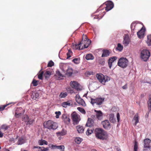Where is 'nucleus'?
I'll use <instances>...</instances> for the list:
<instances>
[{
    "mask_svg": "<svg viewBox=\"0 0 151 151\" xmlns=\"http://www.w3.org/2000/svg\"><path fill=\"white\" fill-rule=\"evenodd\" d=\"M96 137L101 139H106L108 137V134L103 129L100 128H96L95 130Z\"/></svg>",
    "mask_w": 151,
    "mask_h": 151,
    "instance_id": "nucleus-1",
    "label": "nucleus"
},
{
    "mask_svg": "<svg viewBox=\"0 0 151 151\" xmlns=\"http://www.w3.org/2000/svg\"><path fill=\"white\" fill-rule=\"evenodd\" d=\"M43 125L45 128L53 130H55L58 127V126L55 122L50 120L44 122Z\"/></svg>",
    "mask_w": 151,
    "mask_h": 151,
    "instance_id": "nucleus-2",
    "label": "nucleus"
},
{
    "mask_svg": "<svg viewBox=\"0 0 151 151\" xmlns=\"http://www.w3.org/2000/svg\"><path fill=\"white\" fill-rule=\"evenodd\" d=\"M96 76L99 81L103 85H105L106 82L109 81L110 80L109 77L104 76L102 74H97Z\"/></svg>",
    "mask_w": 151,
    "mask_h": 151,
    "instance_id": "nucleus-3",
    "label": "nucleus"
},
{
    "mask_svg": "<svg viewBox=\"0 0 151 151\" xmlns=\"http://www.w3.org/2000/svg\"><path fill=\"white\" fill-rule=\"evenodd\" d=\"M128 64V61L127 59L124 58H121L118 61L117 64L119 67L124 68H126Z\"/></svg>",
    "mask_w": 151,
    "mask_h": 151,
    "instance_id": "nucleus-4",
    "label": "nucleus"
},
{
    "mask_svg": "<svg viewBox=\"0 0 151 151\" xmlns=\"http://www.w3.org/2000/svg\"><path fill=\"white\" fill-rule=\"evenodd\" d=\"M83 49L87 48L91 42V41L88 39L86 35H83V38L81 42Z\"/></svg>",
    "mask_w": 151,
    "mask_h": 151,
    "instance_id": "nucleus-5",
    "label": "nucleus"
},
{
    "mask_svg": "<svg viewBox=\"0 0 151 151\" xmlns=\"http://www.w3.org/2000/svg\"><path fill=\"white\" fill-rule=\"evenodd\" d=\"M150 56V52L147 50H143L141 52V57L144 61H147Z\"/></svg>",
    "mask_w": 151,
    "mask_h": 151,
    "instance_id": "nucleus-6",
    "label": "nucleus"
},
{
    "mask_svg": "<svg viewBox=\"0 0 151 151\" xmlns=\"http://www.w3.org/2000/svg\"><path fill=\"white\" fill-rule=\"evenodd\" d=\"M104 98L99 97L97 98L94 99L91 98V103L92 104L96 103L97 105H101L104 101Z\"/></svg>",
    "mask_w": 151,
    "mask_h": 151,
    "instance_id": "nucleus-7",
    "label": "nucleus"
},
{
    "mask_svg": "<svg viewBox=\"0 0 151 151\" xmlns=\"http://www.w3.org/2000/svg\"><path fill=\"white\" fill-rule=\"evenodd\" d=\"M144 148L143 151H149L150 148V143L151 142V140L148 138L145 139L144 140Z\"/></svg>",
    "mask_w": 151,
    "mask_h": 151,
    "instance_id": "nucleus-8",
    "label": "nucleus"
},
{
    "mask_svg": "<svg viewBox=\"0 0 151 151\" xmlns=\"http://www.w3.org/2000/svg\"><path fill=\"white\" fill-rule=\"evenodd\" d=\"M73 121V124L74 125L78 124L80 120V117L79 115L75 112L73 113L71 115Z\"/></svg>",
    "mask_w": 151,
    "mask_h": 151,
    "instance_id": "nucleus-9",
    "label": "nucleus"
},
{
    "mask_svg": "<svg viewBox=\"0 0 151 151\" xmlns=\"http://www.w3.org/2000/svg\"><path fill=\"white\" fill-rule=\"evenodd\" d=\"M75 99L79 105L83 106H86V104L83 100L80 98L78 94H77L75 96Z\"/></svg>",
    "mask_w": 151,
    "mask_h": 151,
    "instance_id": "nucleus-10",
    "label": "nucleus"
},
{
    "mask_svg": "<svg viewBox=\"0 0 151 151\" xmlns=\"http://www.w3.org/2000/svg\"><path fill=\"white\" fill-rule=\"evenodd\" d=\"M104 4L106 6L105 7V10L106 11H108L111 9L114 6V3L110 1L106 2Z\"/></svg>",
    "mask_w": 151,
    "mask_h": 151,
    "instance_id": "nucleus-11",
    "label": "nucleus"
},
{
    "mask_svg": "<svg viewBox=\"0 0 151 151\" xmlns=\"http://www.w3.org/2000/svg\"><path fill=\"white\" fill-rule=\"evenodd\" d=\"M145 29L144 27H143L137 33L138 37L139 39L143 38L145 35Z\"/></svg>",
    "mask_w": 151,
    "mask_h": 151,
    "instance_id": "nucleus-12",
    "label": "nucleus"
},
{
    "mask_svg": "<svg viewBox=\"0 0 151 151\" xmlns=\"http://www.w3.org/2000/svg\"><path fill=\"white\" fill-rule=\"evenodd\" d=\"M101 124L103 128L106 129H110L111 126L110 123L108 120H105L101 122Z\"/></svg>",
    "mask_w": 151,
    "mask_h": 151,
    "instance_id": "nucleus-13",
    "label": "nucleus"
},
{
    "mask_svg": "<svg viewBox=\"0 0 151 151\" xmlns=\"http://www.w3.org/2000/svg\"><path fill=\"white\" fill-rule=\"evenodd\" d=\"M70 85L72 88L75 89L77 91L81 90V89L79 86V83L76 81H71L70 83Z\"/></svg>",
    "mask_w": 151,
    "mask_h": 151,
    "instance_id": "nucleus-14",
    "label": "nucleus"
},
{
    "mask_svg": "<svg viewBox=\"0 0 151 151\" xmlns=\"http://www.w3.org/2000/svg\"><path fill=\"white\" fill-rule=\"evenodd\" d=\"M117 59V58L116 56H113L109 58L108 60L109 66L110 68H111L115 61Z\"/></svg>",
    "mask_w": 151,
    "mask_h": 151,
    "instance_id": "nucleus-15",
    "label": "nucleus"
},
{
    "mask_svg": "<svg viewBox=\"0 0 151 151\" xmlns=\"http://www.w3.org/2000/svg\"><path fill=\"white\" fill-rule=\"evenodd\" d=\"M94 111L96 113V116L97 119L100 120H101L103 119V114L100 110L97 111L94 110Z\"/></svg>",
    "mask_w": 151,
    "mask_h": 151,
    "instance_id": "nucleus-16",
    "label": "nucleus"
},
{
    "mask_svg": "<svg viewBox=\"0 0 151 151\" xmlns=\"http://www.w3.org/2000/svg\"><path fill=\"white\" fill-rule=\"evenodd\" d=\"M94 123V122L93 119L91 118H88L86 126L87 127H91L93 125Z\"/></svg>",
    "mask_w": 151,
    "mask_h": 151,
    "instance_id": "nucleus-17",
    "label": "nucleus"
},
{
    "mask_svg": "<svg viewBox=\"0 0 151 151\" xmlns=\"http://www.w3.org/2000/svg\"><path fill=\"white\" fill-rule=\"evenodd\" d=\"M62 117L63 119L66 123L68 124L70 123V119L69 117L67 116L65 114H63L62 115Z\"/></svg>",
    "mask_w": 151,
    "mask_h": 151,
    "instance_id": "nucleus-18",
    "label": "nucleus"
},
{
    "mask_svg": "<svg viewBox=\"0 0 151 151\" xmlns=\"http://www.w3.org/2000/svg\"><path fill=\"white\" fill-rule=\"evenodd\" d=\"M135 121V123L133 124V125L136 126L137 124L139 122V116L138 113H136L134 115L132 121Z\"/></svg>",
    "mask_w": 151,
    "mask_h": 151,
    "instance_id": "nucleus-19",
    "label": "nucleus"
},
{
    "mask_svg": "<svg viewBox=\"0 0 151 151\" xmlns=\"http://www.w3.org/2000/svg\"><path fill=\"white\" fill-rule=\"evenodd\" d=\"M72 105V103L70 101L64 102L62 103V106L64 108H66L68 106H70Z\"/></svg>",
    "mask_w": 151,
    "mask_h": 151,
    "instance_id": "nucleus-20",
    "label": "nucleus"
},
{
    "mask_svg": "<svg viewBox=\"0 0 151 151\" xmlns=\"http://www.w3.org/2000/svg\"><path fill=\"white\" fill-rule=\"evenodd\" d=\"M104 14L102 13L101 11L100 12V14H98L95 15L93 16V19H97L98 20H99L101 19L104 15Z\"/></svg>",
    "mask_w": 151,
    "mask_h": 151,
    "instance_id": "nucleus-21",
    "label": "nucleus"
},
{
    "mask_svg": "<svg viewBox=\"0 0 151 151\" xmlns=\"http://www.w3.org/2000/svg\"><path fill=\"white\" fill-rule=\"evenodd\" d=\"M51 75V72L49 71H46L44 72L43 76L45 79L48 80Z\"/></svg>",
    "mask_w": 151,
    "mask_h": 151,
    "instance_id": "nucleus-22",
    "label": "nucleus"
},
{
    "mask_svg": "<svg viewBox=\"0 0 151 151\" xmlns=\"http://www.w3.org/2000/svg\"><path fill=\"white\" fill-rule=\"evenodd\" d=\"M129 40L128 35H126L124 38L123 43L124 45H127L129 43Z\"/></svg>",
    "mask_w": 151,
    "mask_h": 151,
    "instance_id": "nucleus-23",
    "label": "nucleus"
},
{
    "mask_svg": "<svg viewBox=\"0 0 151 151\" xmlns=\"http://www.w3.org/2000/svg\"><path fill=\"white\" fill-rule=\"evenodd\" d=\"M76 129L78 132L79 133H82L84 131V129L83 127L78 125L76 127Z\"/></svg>",
    "mask_w": 151,
    "mask_h": 151,
    "instance_id": "nucleus-24",
    "label": "nucleus"
},
{
    "mask_svg": "<svg viewBox=\"0 0 151 151\" xmlns=\"http://www.w3.org/2000/svg\"><path fill=\"white\" fill-rule=\"evenodd\" d=\"M66 70V74L67 75L69 76H71L73 72V70L72 68L68 67V69Z\"/></svg>",
    "mask_w": 151,
    "mask_h": 151,
    "instance_id": "nucleus-25",
    "label": "nucleus"
},
{
    "mask_svg": "<svg viewBox=\"0 0 151 151\" xmlns=\"http://www.w3.org/2000/svg\"><path fill=\"white\" fill-rule=\"evenodd\" d=\"M110 52L109 51L107 50H104L103 53L101 57H106L109 55Z\"/></svg>",
    "mask_w": 151,
    "mask_h": 151,
    "instance_id": "nucleus-26",
    "label": "nucleus"
},
{
    "mask_svg": "<svg viewBox=\"0 0 151 151\" xmlns=\"http://www.w3.org/2000/svg\"><path fill=\"white\" fill-rule=\"evenodd\" d=\"M67 133L66 130L63 129L60 132L57 133V135L58 136H64Z\"/></svg>",
    "mask_w": 151,
    "mask_h": 151,
    "instance_id": "nucleus-27",
    "label": "nucleus"
},
{
    "mask_svg": "<svg viewBox=\"0 0 151 151\" xmlns=\"http://www.w3.org/2000/svg\"><path fill=\"white\" fill-rule=\"evenodd\" d=\"M114 115L113 114H111L109 115V120L112 123H114L115 120L114 118Z\"/></svg>",
    "mask_w": 151,
    "mask_h": 151,
    "instance_id": "nucleus-28",
    "label": "nucleus"
},
{
    "mask_svg": "<svg viewBox=\"0 0 151 151\" xmlns=\"http://www.w3.org/2000/svg\"><path fill=\"white\" fill-rule=\"evenodd\" d=\"M94 58V56L91 54H87L86 56V59L87 60H93Z\"/></svg>",
    "mask_w": 151,
    "mask_h": 151,
    "instance_id": "nucleus-29",
    "label": "nucleus"
},
{
    "mask_svg": "<svg viewBox=\"0 0 151 151\" xmlns=\"http://www.w3.org/2000/svg\"><path fill=\"white\" fill-rule=\"evenodd\" d=\"M75 48L76 49L79 50H82L83 49V46H82L81 42L78 44L75 45Z\"/></svg>",
    "mask_w": 151,
    "mask_h": 151,
    "instance_id": "nucleus-30",
    "label": "nucleus"
},
{
    "mask_svg": "<svg viewBox=\"0 0 151 151\" xmlns=\"http://www.w3.org/2000/svg\"><path fill=\"white\" fill-rule=\"evenodd\" d=\"M83 141V139L80 137H76L75 139V141L77 144H79Z\"/></svg>",
    "mask_w": 151,
    "mask_h": 151,
    "instance_id": "nucleus-31",
    "label": "nucleus"
},
{
    "mask_svg": "<svg viewBox=\"0 0 151 151\" xmlns=\"http://www.w3.org/2000/svg\"><path fill=\"white\" fill-rule=\"evenodd\" d=\"M24 140L23 138L20 137L17 141V144L18 145H22L24 142Z\"/></svg>",
    "mask_w": 151,
    "mask_h": 151,
    "instance_id": "nucleus-32",
    "label": "nucleus"
},
{
    "mask_svg": "<svg viewBox=\"0 0 151 151\" xmlns=\"http://www.w3.org/2000/svg\"><path fill=\"white\" fill-rule=\"evenodd\" d=\"M44 74V71H40L39 73L37 74L38 78L40 80H42L43 79V76Z\"/></svg>",
    "mask_w": 151,
    "mask_h": 151,
    "instance_id": "nucleus-33",
    "label": "nucleus"
},
{
    "mask_svg": "<svg viewBox=\"0 0 151 151\" xmlns=\"http://www.w3.org/2000/svg\"><path fill=\"white\" fill-rule=\"evenodd\" d=\"M38 143L40 145H42L43 144L47 145V142L46 141L43 139L40 140L38 141Z\"/></svg>",
    "mask_w": 151,
    "mask_h": 151,
    "instance_id": "nucleus-34",
    "label": "nucleus"
},
{
    "mask_svg": "<svg viewBox=\"0 0 151 151\" xmlns=\"http://www.w3.org/2000/svg\"><path fill=\"white\" fill-rule=\"evenodd\" d=\"M34 148L40 149L39 151H47L48 150V148H45L43 147H35Z\"/></svg>",
    "mask_w": 151,
    "mask_h": 151,
    "instance_id": "nucleus-35",
    "label": "nucleus"
},
{
    "mask_svg": "<svg viewBox=\"0 0 151 151\" xmlns=\"http://www.w3.org/2000/svg\"><path fill=\"white\" fill-rule=\"evenodd\" d=\"M23 111V109L22 107L17 108L15 110V113L16 114L19 113H22Z\"/></svg>",
    "mask_w": 151,
    "mask_h": 151,
    "instance_id": "nucleus-36",
    "label": "nucleus"
},
{
    "mask_svg": "<svg viewBox=\"0 0 151 151\" xmlns=\"http://www.w3.org/2000/svg\"><path fill=\"white\" fill-rule=\"evenodd\" d=\"M39 95L38 93H35L32 94V97L33 99L36 100L38 99L39 98Z\"/></svg>",
    "mask_w": 151,
    "mask_h": 151,
    "instance_id": "nucleus-37",
    "label": "nucleus"
},
{
    "mask_svg": "<svg viewBox=\"0 0 151 151\" xmlns=\"http://www.w3.org/2000/svg\"><path fill=\"white\" fill-rule=\"evenodd\" d=\"M67 95L68 94L67 92H65L64 93L61 92L59 94V96L61 98H64L66 97Z\"/></svg>",
    "mask_w": 151,
    "mask_h": 151,
    "instance_id": "nucleus-38",
    "label": "nucleus"
},
{
    "mask_svg": "<svg viewBox=\"0 0 151 151\" xmlns=\"http://www.w3.org/2000/svg\"><path fill=\"white\" fill-rule=\"evenodd\" d=\"M123 49V47L120 43H118L117 45V46L116 47V49L120 51H121Z\"/></svg>",
    "mask_w": 151,
    "mask_h": 151,
    "instance_id": "nucleus-39",
    "label": "nucleus"
},
{
    "mask_svg": "<svg viewBox=\"0 0 151 151\" xmlns=\"http://www.w3.org/2000/svg\"><path fill=\"white\" fill-rule=\"evenodd\" d=\"M147 38V43L149 46H150L151 45V35L148 36Z\"/></svg>",
    "mask_w": 151,
    "mask_h": 151,
    "instance_id": "nucleus-40",
    "label": "nucleus"
},
{
    "mask_svg": "<svg viewBox=\"0 0 151 151\" xmlns=\"http://www.w3.org/2000/svg\"><path fill=\"white\" fill-rule=\"evenodd\" d=\"M9 126L6 125L4 124L2 125L1 127V129H3L4 131H5L7 130L8 128H9Z\"/></svg>",
    "mask_w": 151,
    "mask_h": 151,
    "instance_id": "nucleus-41",
    "label": "nucleus"
},
{
    "mask_svg": "<svg viewBox=\"0 0 151 151\" xmlns=\"http://www.w3.org/2000/svg\"><path fill=\"white\" fill-rule=\"evenodd\" d=\"M93 132V130L92 129H88L86 132V134L87 135H89Z\"/></svg>",
    "mask_w": 151,
    "mask_h": 151,
    "instance_id": "nucleus-42",
    "label": "nucleus"
},
{
    "mask_svg": "<svg viewBox=\"0 0 151 151\" xmlns=\"http://www.w3.org/2000/svg\"><path fill=\"white\" fill-rule=\"evenodd\" d=\"M77 109L80 112L82 113V114H85L86 113V112L85 110L83 108L78 107L77 108Z\"/></svg>",
    "mask_w": 151,
    "mask_h": 151,
    "instance_id": "nucleus-43",
    "label": "nucleus"
},
{
    "mask_svg": "<svg viewBox=\"0 0 151 151\" xmlns=\"http://www.w3.org/2000/svg\"><path fill=\"white\" fill-rule=\"evenodd\" d=\"M10 104L4 105H1L0 106V111H3L4 109L8 105Z\"/></svg>",
    "mask_w": 151,
    "mask_h": 151,
    "instance_id": "nucleus-44",
    "label": "nucleus"
},
{
    "mask_svg": "<svg viewBox=\"0 0 151 151\" xmlns=\"http://www.w3.org/2000/svg\"><path fill=\"white\" fill-rule=\"evenodd\" d=\"M56 76H58L59 78H60L61 77H62L63 76V75L58 70L56 71Z\"/></svg>",
    "mask_w": 151,
    "mask_h": 151,
    "instance_id": "nucleus-45",
    "label": "nucleus"
},
{
    "mask_svg": "<svg viewBox=\"0 0 151 151\" xmlns=\"http://www.w3.org/2000/svg\"><path fill=\"white\" fill-rule=\"evenodd\" d=\"M73 52L72 51L69 50L68 52L67 53V59H68L71 57V55L72 54Z\"/></svg>",
    "mask_w": 151,
    "mask_h": 151,
    "instance_id": "nucleus-46",
    "label": "nucleus"
},
{
    "mask_svg": "<svg viewBox=\"0 0 151 151\" xmlns=\"http://www.w3.org/2000/svg\"><path fill=\"white\" fill-rule=\"evenodd\" d=\"M34 122V119H29L28 120V121H27V122L26 123V124L27 125H31L33 123V122Z\"/></svg>",
    "mask_w": 151,
    "mask_h": 151,
    "instance_id": "nucleus-47",
    "label": "nucleus"
},
{
    "mask_svg": "<svg viewBox=\"0 0 151 151\" xmlns=\"http://www.w3.org/2000/svg\"><path fill=\"white\" fill-rule=\"evenodd\" d=\"M138 148V146L137 145V143L136 141H135L134 147V151H137Z\"/></svg>",
    "mask_w": 151,
    "mask_h": 151,
    "instance_id": "nucleus-48",
    "label": "nucleus"
},
{
    "mask_svg": "<svg viewBox=\"0 0 151 151\" xmlns=\"http://www.w3.org/2000/svg\"><path fill=\"white\" fill-rule=\"evenodd\" d=\"M29 119V116L26 115L22 118V120L24 121L26 123Z\"/></svg>",
    "mask_w": 151,
    "mask_h": 151,
    "instance_id": "nucleus-49",
    "label": "nucleus"
},
{
    "mask_svg": "<svg viewBox=\"0 0 151 151\" xmlns=\"http://www.w3.org/2000/svg\"><path fill=\"white\" fill-rule=\"evenodd\" d=\"M38 81L34 79H33L32 83L33 84L34 86H36L38 85Z\"/></svg>",
    "mask_w": 151,
    "mask_h": 151,
    "instance_id": "nucleus-50",
    "label": "nucleus"
},
{
    "mask_svg": "<svg viewBox=\"0 0 151 151\" xmlns=\"http://www.w3.org/2000/svg\"><path fill=\"white\" fill-rule=\"evenodd\" d=\"M54 65V63L52 60L50 61L47 64V67H51Z\"/></svg>",
    "mask_w": 151,
    "mask_h": 151,
    "instance_id": "nucleus-51",
    "label": "nucleus"
},
{
    "mask_svg": "<svg viewBox=\"0 0 151 151\" xmlns=\"http://www.w3.org/2000/svg\"><path fill=\"white\" fill-rule=\"evenodd\" d=\"M55 113L56 114L55 117L57 119L59 118V116L61 114V113L60 111H56L55 112Z\"/></svg>",
    "mask_w": 151,
    "mask_h": 151,
    "instance_id": "nucleus-52",
    "label": "nucleus"
},
{
    "mask_svg": "<svg viewBox=\"0 0 151 151\" xmlns=\"http://www.w3.org/2000/svg\"><path fill=\"white\" fill-rule=\"evenodd\" d=\"M72 61L73 62L75 63L76 64H78L79 63V60L78 58H75Z\"/></svg>",
    "mask_w": 151,
    "mask_h": 151,
    "instance_id": "nucleus-53",
    "label": "nucleus"
},
{
    "mask_svg": "<svg viewBox=\"0 0 151 151\" xmlns=\"http://www.w3.org/2000/svg\"><path fill=\"white\" fill-rule=\"evenodd\" d=\"M98 62L99 64H101L102 65H104L105 63V61L104 60L102 59H99V60Z\"/></svg>",
    "mask_w": 151,
    "mask_h": 151,
    "instance_id": "nucleus-54",
    "label": "nucleus"
},
{
    "mask_svg": "<svg viewBox=\"0 0 151 151\" xmlns=\"http://www.w3.org/2000/svg\"><path fill=\"white\" fill-rule=\"evenodd\" d=\"M64 145H59L57 146V148L60 150H61L63 151L64 149Z\"/></svg>",
    "mask_w": 151,
    "mask_h": 151,
    "instance_id": "nucleus-55",
    "label": "nucleus"
},
{
    "mask_svg": "<svg viewBox=\"0 0 151 151\" xmlns=\"http://www.w3.org/2000/svg\"><path fill=\"white\" fill-rule=\"evenodd\" d=\"M149 103H148V109L149 111H151V98L149 99Z\"/></svg>",
    "mask_w": 151,
    "mask_h": 151,
    "instance_id": "nucleus-56",
    "label": "nucleus"
},
{
    "mask_svg": "<svg viewBox=\"0 0 151 151\" xmlns=\"http://www.w3.org/2000/svg\"><path fill=\"white\" fill-rule=\"evenodd\" d=\"M18 113V114H16V113H15V116L16 118H19V117L21 116L22 113Z\"/></svg>",
    "mask_w": 151,
    "mask_h": 151,
    "instance_id": "nucleus-57",
    "label": "nucleus"
},
{
    "mask_svg": "<svg viewBox=\"0 0 151 151\" xmlns=\"http://www.w3.org/2000/svg\"><path fill=\"white\" fill-rule=\"evenodd\" d=\"M49 146L50 147H51V148L52 149H53L55 147H56L57 148V146L56 145H52V144H50V145H49Z\"/></svg>",
    "mask_w": 151,
    "mask_h": 151,
    "instance_id": "nucleus-58",
    "label": "nucleus"
},
{
    "mask_svg": "<svg viewBox=\"0 0 151 151\" xmlns=\"http://www.w3.org/2000/svg\"><path fill=\"white\" fill-rule=\"evenodd\" d=\"M116 117L117 119L118 122H119L120 120V115L119 113H117V114Z\"/></svg>",
    "mask_w": 151,
    "mask_h": 151,
    "instance_id": "nucleus-59",
    "label": "nucleus"
},
{
    "mask_svg": "<svg viewBox=\"0 0 151 151\" xmlns=\"http://www.w3.org/2000/svg\"><path fill=\"white\" fill-rule=\"evenodd\" d=\"M134 25V24L132 23L131 25V28L132 30H134V29L135 27Z\"/></svg>",
    "mask_w": 151,
    "mask_h": 151,
    "instance_id": "nucleus-60",
    "label": "nucleus"
},
{
    "mask_svg": "<svg viewBox=\"0 0 151 151\" xmlns=\"http://www.w3.org/2000/svg\"><path fill=\"white\" fill-rule=\"evenodd\" d=\"M67 90L68 91H70V93H72L73 92V90H71V88L70 87L69 88H68L67 89Z\"/></svg>",
    "mask_w": 151,
    "mask_h": 151,
    "instance_id": "nucleus-61",
    "label": "nucleus"
},
{
    "mask_svg": "<svg viewBox=\"0 0 151 151\" xmlns=\"http://www.w3.org/2000/svg\"><path fill=\"white\" fill-rule=\"evenodd\" d=\"M127 88V84H126L124 86L122 87V88L124 89H126Z\"/></svg>",
    "mask_w": 151,
    "mask_h": 151,
    "instance_id": "nucleus-62",
    "label": "nucleus"
},
{
    "mask_svg": "<svg viewBox=\"0 0 151 151\" xmlns=\"http://www.w3.org/2000/svg\"><path fill=\"white\" fill-rule=\"evenodd\" d=\"M4 136V134L2 132L0 131V137L1 138L3 137Z\"/></svg>",
    "mask_w": 151,
    "mask_h": 151,
    "instance_id": "nucleus-63",
    "label": "nucleus"
},
{
    "mask_svg": "<svg viewBox=\"0 0 151 151\" xmlns=\"http://www.w3.org/2000/svg\"><path fill=\"white\" fill-rule=\"evenodd\" d=\"M66 67V64H65L63 65V69H65V68Z\"/></svg>",
    "mask_w": 151,
    "mask_h": 151,
    "instance_id": "nucleus-64",
    "label": "nucleus"
}]
</instances>
